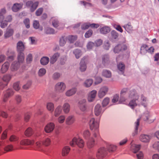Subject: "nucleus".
<instances>
[{
	"label": "nucleus",
	"mask_w": 159,
	"mask_h": 159,
	"mask_svg": "<svg viewBox=\"0 0 159 159\" xmlns=\"http://www.w3.org/2000/svg\"><path fill=\"white\" fill-rule=\"evenodd\" d=\"M128 97L129 98L132 99L129 102L126 104L131 107L132 109H134L136 107L138 104L136 102V101L138 100L139 98V96L135 89H133L130 90L128 93Z\"/></svg>",
	"instance_id": "f257e3e1"
},
{
	"label": "nucleus",
	"mask_w": 159,
	"mask_h": 159,
	"mask_svg": "<svg viewBox=\"0 0 159 159\" xmlns=\"http://www.w3.org/2000/svg\"><path fill=\"white\" fill-rule=\"evenodd\" d=\"M89 125L91 130L94 129L95 132L93 135L95 137H97L98 135V128L99 127V122L95 120L94 118H91L89 121Z\"/></svg>",
	"instance_id": "f03ea898"
},
{
	"label": "nucleus",
	"mask_w": 159,
	"mask_h": 159,
	"mask_svg": "<svg viewBox=\"0 0 159 159\" xmlns=\"http://www.w3.org/2000/svg\"><path fill=\"white\" fill-rule=\"evenodd\" d=\"M70 145L72 147H74L75 145H76L79 147L82 148L84 147V143L83 140L81 139L75 137L70 142Z\"/></svg>",
	"instance_id": "7ed1b4c3"
},
{
	"label": "nucleus",
	"mask_w": 159,
	"mask_h": 159,
	"mask_svg": "<svg viewBox=\"0 0 159 159\" xmlns=\"http://www.w3.org/2000/svg\"><path fill=\"white\" fill-rule=\"evenodd\" d=\"M127 46L124 44H118L114 48L113 51L115 53H118L120 52L127 50Z\"/></svg>",
	"instance_id": "20e7f679"
},
{
	"label": "nucleus",
	"mask_w": 159,
	"mask_h": 159,
	"mask_svg": "<svg viewBox=\"0 0 159 159\" xmlns=\"http://www.w3.org/2000/svg\"><path fill=\"white\" fill-rule=\"evenodd\" d=\"M39 3L36 2L33 3L31 1H28L26 2V5L28 8H30L31 12H33L37 8L38 6Z\"/></svg>",
	"instance_id": "39448f33"
},
{
	"label": "nucleus",
	"mask_w": 159,
	"mask_h": 159,
	"mask_svg": "<svg viewBox=\"0 0 159 159\" xmlns=\"http://www.w3.org/2000/svg\"><path fill=\"white\" fill-rule=\"evenodd\" d=\"M109 90L107 86L102 87L98 92V95L100 98H103L107 93Z\"/></svg>",
	"instance_id": "423d86ee"
},
{
	"label": "nucleus",
	"mask_w": 159,
	"mask_h": 159,
	"mask_svg": "<svg viewBox=\"0 0 159 159\" xmlns=\"http://www.w3.org/2000/svg\"><path fill=\"white\" fill-rule=\"evenodd\" d=\"M127 91V89L124 88L121 91L120 98L118 102V103L127 104L128 103L127 99L123 97V95Z\"/></svg>",
	"instance_id": "0eeeda50"
},
{
	"label": "nucleus",
	"mask_w": 159,
	"mask_h": 159,
	"mask_svg": "<svg viewBox=\"0 0 159 159\" xmlns=\"http://www.w3.org/2000/svg\"><path fill=\"white\" fill-rule=\"evenodd\" d=\"M107 153L106 149L104 147H102L98 150L97 154V157L98 158H102L106 156Z\"/></svg>",
	"instance_id": "6e6552de"
},
{
	"label": "nucleus",
	"mask_w": 159,
	"mask_h": 159,
	"mask_svg": "<svg viewBox=\"0 0 159 159\" xmlns=\"http://www.w3.org/2000/svg\"><path fill=\"white\" fill-rule=\"evenodd\" d=\"M151 135L145 134H141L139 137V139L142 142L144 143L148 142L152 139Z\"/></svg>",
	"instance_id": "1a4fd4ad"
},
{
	"label": "nucleus",
	"mask_w": 159,
	"mask_h": 159,
	"mask_svg": "<svg viewBox=\"0 0 159 159\" xmlns=\"http://www.w3.org/2000/svg\"><path fill=\"white\" fill-rule=\"evenodd\" d=\"M66 88L65 84L63 82H58L55 85L56 90L61 93L63 92L65 90Z\"/></svg>",
	"instance_id": "9d476101"
},
{
	"label": "nucleus",
	"mask_w": 159,
	"mask_h": 159,
	"mask_svg": "<svg viewBox=\"0 0 159 159\" xmlns=\"http://www.w3.org/2000/svg\"><path fill=\"white\" fill-rule=\"evenodd\" d=\"M55 125L53 123H48L44 128L45 131L47 133L51 132L54 129Z\"/></svg>",
	"instance_id": "9b49d317"
},
{
	"label": "nucleus",
	"mask_w": 159,
	"mask_h": 159,
	"mask_svg": "<svg viewBox=\"0 0 159 159\" xmlns=\"http://www.w3.org/2000/svg\"><path fill=\"white\" fill-rule=\"evenodd\" d=\"M25 49V45L21 41H19L17 43L16 50L18 52H23Z\"/></svg>",
	"instance_id": "f8f14e48"
},
{
	"label": "nucleus",
	"mask_w": 159,
	"mask_h": 159,
	"mask_svg": "<svg viewBox=\"0 0 159 159\" xmlns=\"http://www.w3.org/2000/svg\"><path fill=\"white\" fill-rule=\"evenodd\" d=\"M34 143V140H30L29 139H23L20 141V144L21 145H31Z\"/></svg>",
	"instance_id": "ddd939ff"
},
{
	"label": "nucleus",
	"mask_w": 159,
	"mask_h": 159,
	"mask_svg": "<svg viewBox=\"0 0 159 159\" xmlns=\"http://www.w3.org/2000/svg\"><path fill=\"white\" fill-rule=\"evenodd\" d=\"M12 75L10 74H7L4 75L2 77V80L6 84V86L11 80L12 77Z\"/></svg>",
	"instance_id": "4468645a"
},
{
	"label": "nucleus",
	"mask_w": 159,
	"mask_h": 159,
	"mask_svg": "<svg viewBox=\"0 0 159 159\" xmlns=\"http://www.w3.org/2000/svg\"><path fill=\"white\" fill-rule=\"evenodd\" d=\"M97 94V91L96 90H93L90 92L89 94L88 99L89 102H92L95 99Z\"/></svg>",
	"instance_id": "2eb2a0df"
},
{
	"label": "nucleus",
	"mask_w": 159,
	"mask_h": 159,
	"mask_svg": "<svg viewBox=\"0 0 159 159\" xmlns=\"http://www.w3.org/2000/svg\"><path fill=\"white\" fill-rule=\"evenodd\" d=\"M142 117L144 120H148L150 123H151L154 121V119H152V117L150 116L149 112L148 111L144 113Z\"/></svg>",
	"instance_id": "dca6fc26"
},
{
	"label": "nucleus",
	"mask_w": 159,
	"mask_h": 159,
	"mask_svg": "<svg viewBox=\"0 0 159 159\" xmlns=\"http://www.w3.org/2000/svg\"><path fill=\"white\" fill-rule=\"evenodd\" d=\"M14 34V30L12 29L7 28L4 32V36L5 38H8L12 36Z\"/></svg>",
	"instance_id": "f3484780"
},
{
	"label": "nucleus",
	"mask_w": 159,
	"mask_h": 159,
	"mask_svg": "<svg viewBox=\"0 0 159 159\" xmlns=\"http://www.w3.org/2000/svg\"><path fill=\"white\" fill-rule=\"evenodd\" d=\"M9 67V63L8 62H5L2 66L0 70L2 73H6L8 70Z\"/></svg>",
	"instance_id": "a211bd4d"
},
{
	"label": "nucleus",
	"mask_w": 159,
	"mask_h": 159,
	"mask_svg": "<svg viewBox=\"0 0 159 159\" xmlns=\"http://www.w3.org/2000/svg\"><path fill=\"white\" fill-rule=\"evenodd\" d=\"M77 91L75 88H72L67 91L65 93V95L67 97L71 96L74 95Z\"/></svg>",
	"instance_id": "6ab92c4d"
},
{
	"label": "nucleus",
	"mask_w": 159,
	"mask_h": 159,
	"mask_svg": "<svg viewBox=\"0 0 159 159\" xmlns=\"http://www.w3.org/2000/svg\"><path fill=\"white\" fill-rule=\"evenodd\" d=\"M102 112L101 105L98 104L96 105L94 108V113L96 116H98Z\"/></svg>",
	"instance_id": "aec40b11"
},
{
	"label": "nucleus",
	"mask_w": 159,
	"mask_h": 159,
	"mask_svg": "<svg viewBox=\"0 0 159 159\" xmlns=\"http://www.w3.org/2000/svg\"><path fill=\"white\" fill-rule=\"evenodd\" d=\"M141 97L140 102L138 104L139 105H142L144 107H146L147 106V98L144 97L143 95H141Z\"/></svg>",
	"instance_id": "412c9836"
},
{
	"label": "nucleus",
	"mask_w": 159,
	"mask_h": 159,
	"mask_svg": "<svg viewBox=\"0 0 159 159\" xmlns=\"http://www.w3.org/2000/svg\"><path fill=\"white\" fill-rule=\"evenodd\" d=\"M140 148V145H137L135 144H132L130 148V150L134 153H138Z\"/></svg>",
	"instance_id": "4be33fe9"
},
{
	"label": "nucleus",
	"mask_w": 159,
	"mask_h": 159,
	"mask_svg": "<svg viewBox=\"0 0 159 159\" xmlns=\"http://www.w3.org/2000/svg\"><path fill=\"white\" fill-rule=\"evenodd\" d=\"M85 59V57H83L80 63V70L81 71H84L86 69V66L84 60Z\"/></svg>",
	"instance_id": "5701e85b"
},
{
	"label": "nucleus",
	"mask_w": 159,
	"mask_h": 159,
	"mask_svg": "<svg viewBox=\"0 0 159 159\" xmlns=\"http://www.w3.org/2000/svg\"><path fill=\"white\" fill-rule=\"evenodd\" d=\"M95 144V140L93 138L91 137L88 139L87 142V146L89 148H91L93 147Z\"/></svg>",
	"instance_id": "b1692460"
},
{
	"label": "nucleus",
	"mask_w": 159,
	"mask_h": 159,
	"mask_svg": "<svg viewBox=\"0 0 159 159\" xmlns=\"http://www.w3.org/2000/svg\"><path fill=\"white\" fill-rule=\"evenodd\" d=\"M102 63L105 66H107L110 63L109 56L107 55H103L102 58Z\"/></svg>",
	"instance_id": "393cba45"
},
{
	"label": "nucleus",
	"mask_w": 159,
	"mask_h": 159,
	"mask_svg": "<svg viewBox=\"0 0 159 159\" xmlns=\"http://www.w3.org/2000/svg\"><path fill=\"white\" fill-rule=\"evenodd\" d=\"M22 3H15L12 7V10L14 12H16L20 10L22 7Z\"/></svg>",
	"instance_id": "a878e982"
},
{
	"label": "nucleus",
	"mask_w": 159,
	"mask_h": 159,
	"mask_svg": "<svg viewBox=\"0 0 159 159\" xmlns=\"http://www.w3.org/2000/svg\"><path fill=\"white\" fill-rule=\"evenodd\" d=\"M62 108L64 112L66 114L68 113L69 112L70 110V105L67 102L64 103L63 105Z\"/></svg>",
	"instance_id": "bb28decb"
},
{
	"label": "nucleus",
	"mask_w": 159,
	"mask_h": 159,
	"mask_svg": "<svg viewBox=\"0 0 159 159\" xmlns=\"http://www.w3.org/2000/svg\"><path fill=\"white\" fill-rule=\"evenodd\" d=\"M54 104L52 102H48L46 104V108L48 111L52 112L54 110Z\"/></svg>",
	"instance_id": "cd10ccee"
},
{
	"label": "nucleus",
	"mask_w": 159,
	"mask_h": 159,
	"mask_svg": "<svg viewBox=\"0 0 159 159\" xmlns=\"http://www.w3.org/2000/svg\"><path fill=\"white\" fill-rule=\"evenodd\" d=\"M62 111L61 106L59 105L56 108L54 113V115L55 117L58 116L61 113Z\"/></svg>",
	"instance_id": "c85d7f7f"
},
{
	"label": "nucleus",
	"mask_w": 159,
	"mask_h": 159,
	"mask_svg": "<svg viewBox=\"0 0 159 159\" xmlns=\"http://www.w3.org/2000/svg\"><path fill=\"white\" fill-rule=\"evenodd\" d=\"M70 150V148L67 146L64 147L62 151V155L63 156H66L69 153Z\"/></svg>",
	"instance_id": "c756f323"
},
{
	"label": "nucleus",
	"mask_w": 159,
	"mask_h": 159,
	"mask_svg": "<svg viewBox=\"0 0 159 159\" xmlns=\"http://www.w3.org/2000/svg\"><path fill=\"white\" fill-rule=\"evenodd\" d=\"M102 75L106 78H110L111 76V73L110 71L105 70H103L102 72Z\"/></svg>",
	"instance_id": "7c9ffc66"
},
{
	"label": "nucleus",
	"mask_w": 159,
	"mask_h": 159,
	"mask_svg": "<svg viewBox=\"0 0 159 159\" xmlns=\"http://www.w3.org/2000/svg\"><path fill=\"white\" fill-rule=\"evenodd\" d=\"M60 56V54L58 53H55L51 58L50 62L52 64H53L57 60Z\"/></svg>",
	"instance_id": "2f4dec72"
},
{
	"label": "nucleus",
	"mask_w": 159,
	"mask_h": 159,
	"mask_svg": "<svg viewBox=\"0 0 159 159\" xmlns=\"http://www.w3.org/2000/svg\"><path fill=\"white\" fill-rule=\"evenodd\" d=\"M25 56L23 52H18L17 59L19 62L22 63L24 61Z\"/></svg>",
	"instance_id": "473e14b6"
},
{
	"label": "nucleus",
	"mask_w": 159,
	"mask_h": 159,
	"mask_svg": "<svg viewBox=\"0 0 159 159\" xmlns=\"http://www.w3.org/2000/svg\"><path fill=\"white\" fill-rule=\"evenodd\" d=\"M100 32L101 34H106L109 33L110 31V28L107 26H104L100 29Z\"/></svg>",
	"instance_id": "72a5a7b5"
},
{
	"label": "nucleus",
	"mask_w": 159,
	"mask_h": 159,
	"mask_svg": "<svg viewBox=\"0 0 159 159\" xmlns=\"http://www.w3.org/2000/svg\"><path fill=\"white\" fill-rule=\"evenodd\" d=\"M19 66V63L16 61L13 62L11 66L12 70L14 71L17 70Z\"/></svg>",
	"instance_id": "f704fd0d"
},
{
	"label": "nucleus",
	"mask_w": 159,
	"mask_h": 159,
	"mask_svg": "<svg viewBox=\"0 0 159 159\" xmlns=\"http://www.w3.org/2000/svg\"><path fill=\"white\" fill-rule=\"evenodd\" d=\"M75 121L74 118L72 116H69L66 119L67 124L70 125L73 123Z\"/></svg>",
	"instance_id": "c9c22d12"
},
{
	"label": "nucleus",
	"mask_w": 159,
	"mask_h": 159,
	"mask_svg": "<svg viewBox=\"0 0 159 159\" xmlns=\"http://www.w3.org/2000/svg\"><path fill=\"white\" fill-rule=\"evenodd\" d=\"M33 132L31 128L29 127L27 128L25 132V135L27 137H30L33 134Z\"/></svg>",
	"instance_id": "e433bc0d"
},
{
	"label": "nucleus",
	"mask_w": 159,
	"mask_h": 159,
	"mask_svg": "<svg viewBox=\"0 0 159 159\" xmlns=\"http://www.w3.org/2000/svg\"><path fill=\"white\" fill-rule=\"evenodd\" d=\"M140 120V119H138L136 122L135 123V130L134 133L133 134V136H134L136 134L138 133V126L139 125V122Z\"/></svg>",
	"instance_id": "4c0bfd02"
},
{
	"label": "nucleus",
	"mask_w": 159,
	"mask_h": 159,
	"mask_svg": "<svg viewBox=\"0 0 159 159\" xmlns=\"http://www.w3.org/2000/svg\"><path fill=\"white\" fill-rule=\"evenodd\" d=\"M73 53L77 59L80 58L82 54L81 50L79 49H76L74 50L73 52Z\"/></svg>",
	"instance_id": "58836bf2"
},
{
	"label": "nucleus",
	"mask_w": 159,
	"mask_h": 159,
	"mask_svg": "<svg viewBox=\"0 0 159 159\" xmlns=\"http://www.w3.org/2000/svg\"><path fill=\"white\" fill-rule=\"evenodd\" d=\"M148 48V47L147 45L143 44L140 48V53L143 55L144 54L147 52Z\"/></svg>",
	"instance_id": "ea45409f"
},
{
	"label": "nucleus",
	"mask_w": 159,
	"mask_h": 159,
	"mask_svg": "<svg viewBox=\"0 0 159 159\" xmlns=\"http://www.w3.org/2000/svg\"><path fill=\"white\" fill-rule=\"evenodd\" d=\"M107 150L109 152H113L116 149V146L113 145H109L107 146Z\"/></svg>",
	"instance_id": "a19ab883"
},
{
	"label": "nucleus",
	"mask_w": 159,
	"mask_h": 159,
	"mask_svg": "<svg viewBox=\"0 0 159 159\" xmlns=\"http://www.w3.org/2000/svg\"><path fill=\"white\" fill-rule=\"evenodd\" d=\"M14 94V92L12 89H9L6 90L4 92V94L8 96L9 97L12 96Z\"/></svg>",
	"instance_id": "79ce46f5"
},
{
	"label": "nucleus",
	"mask_w": 159,
	"mask_h": 159,
	"mask_svg": "<svg viewBox=\"0 0 159 159\" xmlns=\"http://www.w3.org/2000/svg\"><path fill=\"white\" fill-rule=\"evenodd\" d=\"M49 61V58L46 57H43L40 60V63L43 65H47Z\"/></svg>",
	"instance_id": "37998d69"
},
{
	"label": "nucleus",
	"mask_w": 159,
	"mask_h": 159,
	"mask_svg": "<svg viewBox=\"0 0 159 159\" xmlns=\"http://www.w3.org/2000/svg\"><path fill=\"white\" fill-rule=\"evenodd\" d=\"M43 144V143H41L40 142L38 141L36 142L35 143L36 149L39 151H41L42 150Z\"/></svg>",
	"instance_id": "c03bdc74"
},
{
	"label": "nucleus",
	"mask_w": 159,
	"mask_h": 159,
	"mask_svg": "<svg viewBox=\"0 0 159 159\" xmlns=\"http://www.w3.org/2000/svg\"><path fill=\"white\" fill-rule=\"evenodd\" d=\"M93 83V80L92 79H89L86 80L84 83V86L87 87L90 86Z\"/></svg>",
	"instance_id": "a18cd8bd"
},
{
	"label": "nucleus",
	"mask_w": 159,
	"mask_h": 159,
	"mask_svg": "<svg viewBox=\"0 0 159 159\" xmlns=\"http://www.w3.org/2000/svg\"><path fill=\"white\" fill-rule=\"evenodd\" d=\"M77 37L76 35H69L68 39L70 43H73L76 40Z\"/></svg>",
	"instance_id": "49530a36"
},
{
	"label": "nucleus",
	"mask_w": 159,
	"mask_h": 159,
	"mask_svg": "<svg viewBox=\"0 0 159 159\" xmlns=\"http://www.w3.org/2000/svg\"><path fill=\"white\" fill-rule=\"evenodd\" d=\"M13 146L11 144L8 145L6 146L4 148V149L6 152L11 151L13 150Z\"/></svg>",
	"instance_id": "de8ad7c7"
},
{
	"label": "nucleus",
	"mask_w": 159,
	"mask_h": 159,
	"mask_svg": "<svg viewBox=\"0 0 159 159\" xmlns=\"http://www.w3.org/2000/svg\"><path fill=\"white\" fill-rule=\"evenodd\" d=\"M118 68L121 72V74H123L125 68V66L124 64L122 63H120L117 66Z\"/></svg>",
	"instance_id": "09e8293b"
},
{
	"label": "nucleus",
	"mask_w": 159,
	"mask_h": 159,
	"mask_svg": "<svg viewBox=\"0 0 159 159\" xmlns=\"http://www.w3.org/2000/svg\"><path fill=\"white\" fill-rule=\"evenodd\" d=\"M46 70L45 69L42 68L40 69L38 72V74L39 76L42 77L46 73Z\"/></svg>",
	"instance_id": "8fccbe9b"
},
{
	"label": "nucleus",
	"mask_w": 159,
	"mask_h": 159,
	"mask_svg": "<svg viewBox=\"0 0 159 159\" xmlns=\"http://www.w3.org/2000/svg\"><path fill=\"white\" fill-rule=\"evenodd\" d=\"M15 100L17 104H20L22 101V98L21 96L19 95H16L15 97Z\"/></svg>",
	"instance_id": "3c124183"
},
{
	"label": "nucleus",
	"mask_w": 159,
	"mask_h": 159,
	"mask_svg": "<svg viewBox=\"0 0 159 159\" xmlns=\"http://www.w3.org/2000/svg\"><path fill=\"white\" fill-rule=\"evenodd\" d=\"M90 134L89 130L84 131L83 133V136L84 138L86 139H88L90 138Z\"/></svg>",
	"instance_id": "603ef678"
},
{
	"label": "nucleus",
	"mask_w": 159,
	"mask_h": 159,
	"mask_svg": "<svg viewBox=\"0 0 159 159\" xmlns=\"http://www.w3.org/2000/svg\"><path fill=\"white\" fill-rule=\"evenodd\" d=\"M123 27L125 28V30L128 32L131 31L132 29V26L130 23L124 25Z\"/></svg>",
	"instance_id": "864d4df0"
},
{
	"label": "nucleus",
	"mask_w": 159,
	"mask_h": 159,
	"mask_svg": "<svg viewBox=\"0 0 159 159\" xmlns=\"http://www.w3.org/2000/svg\"><path fill=\"white\" fill-rule=\"evenodd\" d=\"M19 139V137H18L14 135H12L10 136L9 140L11 142H16L18 141Z\"/></svg>",
	"instance_id": "5fc2aeb1"
},
{
	"label": "nucleus",
	"mask_w": 159,
	"mask_h": 159,
	"mask_svg": "<svg viewBox=\"0 0 159 159\" xmlns=\"http://www.w3.org/2000/svg\"><path fill=\"white\" fill-rule=\"evenodd\" d=\"M45 32L47 34H53L55 33V31L54 29L49 27L45 29Z\"/></svg>",
	"instance_id": "6e6d98bb"
},
{
	"label": "nucleus",
	"mask_w": 159,
	"mask_h": 159,
	"mask_svg": "<svg viewBox=\"0 0 159 159\" xmlns=\"http://www.w3.org/2000/svg\"><path fill=\"white\" fill-rule=\"evenodd\" d=\"M110 101L109 98H105L102 101V105L103 107L106 106L109 103Z\"/></svg>",
	"instance_id": "4d7b16f0"
},
{
	"label": "nucleus",
	"mask_w": 159,
	"mask_h": 159,
	"mask_svg": "<svg viewBox=\"0 0 159 159\" xmlns=\"http://www.w3.org/2000/svg\"><path fill=\"white\" fill-rule=\"evenodd\" d=\"M153 148L159 152V142L156 141L154 142L152 146Z\"/></svg>",
	"instance_id": "13d9d810"
},
{
	"label": "nucleus",
	"mask_w": 159,
	"mask_h": 159,
	"mask_svg": "<svg viewBox=\"0 0 159 159\" xmlns=\"http://www.w3.org/2000/svg\"><path fill=\"white\" fill-rule=\"evenodd\" d=\"M51 140L49 138H47L43 142V144L45 146H48L50 144Z\"/></svg>",
	"instance_id": "bf43d9fd"
},
{
	"label": "nucleus",
	"mask_w": 159,
	"mask_h": 159,
	"mask_svg": "<svg viewBox=\"0 0 159 159\" xmlns=\"http://www.w3.org/2000/svg\"><path fill=\"white\" fill-rule=\"evenodd\" d=\"M6 86V85L2 80V77L0 76V89L3 90Z\"/></svg>",
	"instance_id": "052dcab7"
},
{
	"label": "nucleus",
	"mask_w": 159,
	"mask_h": 159,
	"mask_svg": "<svg viewBox=\"0 0 159 159\" xmlns=\"http://www.w3.org/2000/svg\"><path fill=\"white\" fill-rule=\"evenodd\" d=\"M65 116L63 115L60 116L58 118V121L59 123H63L65 120Z\"/></svg>",
	"instance_id": "680f3d73"
},
{
	"label": "nucleus",
	"mask_w": 159,
	"mask_h": 159,
	"mask_svg": "<svg viewBox=\"0 0 159 159\" xmlns=\"http://www.w3.org/2000/svg\"><path fill=\"white\" fill-rule=\"evenodd\" d=\"M14 89L16 91H18L20 89V87L19 85V83L16 82L14 83L13 85Z\"/></svg>",
	"instance_id": "e2e57ef3"
},
{
	"label": "nucleus",
	"mask_w": 159,
	"mask_h": 159,
	"mask_svg": "<svg viewBox=\"0 0 159 159\" xmlns=\"http://www.w3.org/2000/svg\"><path fill=\"white\" fill-rule=\"evenodd\" d=\"M111 34L112 38L114 39H116L118 36V34L115 30L112 31L111 32Z\"/></svg>",
	"instance_id": "0e129e2a"
},
{
	"label": "nucleus",
	"mask_w": 159,
	"mask_h": 159,
	"mask_svg": "<svg viewBox=\"0 0 159 159\" xmlns=\"http://www.w3.org/2000/svg\"><path fill=\"white\" fill-rule=\"evenodd\" d=\"M92 30H89L85 33V37L86 38H89L92 35Z\"/></svg>",
	"instance_id": "69168bd1"
},
{
	"label": "nucleus",
	"mask_w": 159,
	"mask_h": 159,
	"mask_svg": "<svg viewBox=\"0 0 159 159\" xmlns=\"http://www.w3.org/2000/svg\"><path fill=\"white\" fill-rule=\"evenodd\" d=\"M31 114L30 113L28 112L25 114L24 117L25 120L26 122H28L30 117Z\"/></svg>",
	"instance_id": "338daca9"
},
{
	"label": "nucleus",
	"mask_w": 159,
	"mask_h": 159,
	"mask_svg": "<svg viewBox=\"0 0 159 159\" xmlns=\"http://www.w3.org/2000/svg\"><path fill=\"white\" fill-rule=\"evenodd\" d=\"M136 156L138 159H143V154L142 152H138L136 154Z\"/></svg>",
	"instance_id": "774afa93"
}]
</instances>
